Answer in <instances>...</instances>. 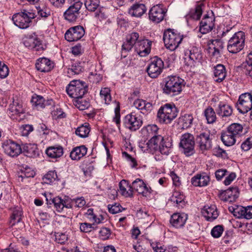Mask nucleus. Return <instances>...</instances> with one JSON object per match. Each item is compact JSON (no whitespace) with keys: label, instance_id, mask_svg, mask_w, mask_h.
Masks as SVG:
<instances>
[{"label":"nucleus","instance_id":"obj_1","mask_svg":"<svg viewBox=\"0 0 252 252\" xmlns=\"http://www.w3.org/2000/svg\"><path fill=\"white\" fill-rule=\"evenodd\" d=\"M36 16L35 10L22 8L20 12L13 15L12 21L19 28L25 29L30 27L32 20L35 18Z\"/></svg>","mask_w":252,"mask_h":252},{"label":"nucleus","instance_id":"obj_2","mask_svg":"<svg viewBox=\"0 0 252 252\" xmlns=\"http://www.w3.org/2000/svg\"><path fill=\"white\" fill-rule=\"evenodd\" d=\"M184 80L176 76H168L164 78L163 92L171 95L179 94L182 90Z\"/></svg>","mask_w":252,"mask_h":252},{"label":"nucleus","instance_id":"obj_3","mask_svg":"<svg viewBox=\"0 0 252 252\" xmlns=\"http://www.w3.org/2000/svg\"><path fill=\"white\" fill-rule=\"evenodd\" d=\"M178 115L177 108L174 104L166 103L161 106L157 113V118L160 123L169 124Z\"/></svg>","mask_w":252,"mask_h":252},{"label":"nucleus","instance_id":"obj_4","mask_svg":"<svg viewBox=\"0 0 252 252\" xmlns=\"http://www.w3.org/2000/svg\"><path fill=\"white\" fill-rule=\"evenodd\" d=\"M183 39V35L177 31L170 29L164 31L163 40L167 49L171 51L175 50Z\"/></svg>","mask_w":252,"mask_h":252},{"label":"nucleus","instance_id":"obj_5","mask_svg":"<svg viewBox=\"0 0 252 252\" xmlns=\"http://www.w3.org/2000/svg\"><path fill=\"white\" fill-rule=\"evenodd\" d=\"M67 94L76 99L83 97L87 92V86L85 82L74 80L70 82L66 88Z\"/></svg>","mask_w":252,"mask_h":252},{"label":"nucleus","instance_id":"obj_6","mask_svg":"<svg viewBox=\"0 0 252 252\" xmlns=\"http://www.w3.org/2000/svg\"><path fill=\"white\" fill-rule=\"evenodd\" d=\"M245 41V33L243 32H235L228 40V51L233 54L240 52L244 47Z\"/></svg>","mask_w":252,"mask_h":252},{"label":"nucleus","instance_id":"obj_7","mask_svg":"<svg viewBox=\"0 0 252 252\" xmlns=\"http://www.w3.org/2000/svg\"><path fill=\"white\" fill-rule=\"evenodd\" d=\"M182 152L186 156L189 157L195 153V139L194 136L189 133L182 134L179 144Z\"/></svg>","mask_w":252,"mask_h":252},{"label":"nucleus","instance_id":"obj_8","mask_svg":"<svg viewBox=\"0 0 252 252\" xmlns=\"http://www.w3.org/2000/svg\"><path fill=\"white\" fill-rule=\"evenodd\" d=\"M164 63L162 60L156 56L152 59L147 68L148 75L152 78H157L162 72Z\"/></svg>","mask_w":252,"mask_h":252},{"label":"nucleus","instance_id":"obj_9","mask_svg":"<svg viewBox=\"0 0 252 252\" xmlns=\"http://www.w3.org/2000/svg\"><path fill=\"white\" fill-rule=\"evenodd\" d=\"M236 107L242 114L247 113L252 108V94L249 93L241 94L239 97Z\"/></svg>","mask_w":252,"mask_h":252},{"label":"nucleus","instance_id":"obj_10","mask_svg":"<svg viewBox=\"0 0 252 252\" xmlns=\"http://www.w3.org/2000/svg\"><path fill=\"white\" fill-rule=\"evenodd\" d=\"M124 123L127 128L131 131H136L141 126L143 122L139 115L131 112L125 116Z\"/></svg>","mask_w":252,"mask_h":252},{"label":"nucleus","instance_id":"obj_11","mask_svg":"<svg viewBox=\"0 0 252 252\" xmlns=\"http://www.w3.org/2000/svg\"><path fill=\"white\" fill-rule=\"evenodd\" d=\"M210 132H204L197 135L196 142L199 150L202 152L210 150L212 146V138Z\"/></svg>","mask_w":252,"mask_h":252},{"label":"nucleus","instance_id":"obj_12","mask_svg":"<svg viewBox=\"0 0 252 252\" xmlns=\"http://www.w3.org/2000/svg\"><path fill=\"white\" fill-rule=\"evenodd\" d=\"M185 55L186 65L190 67L194 66V63L196 62H199L202 57L200 50L196 47H192L190 49L187 50L185 52Z\"/></svg>","mask_w":252,"mask_h":252},{"label":"nucleus","instance_id":"obj_13","mask_svg":"<svg viewBox=\"0 0 252 252\" xmlns=\"http://www.w3.org/2000/svg\"><path fill=\"white\" fill-rule=\"evenodd\" d=\"M2 147L4 153L12 157H17L22 152L21 146L11 140L4 141Z\"/></svg>","mask_w":252,"mask_h":252},{"label":"nucleus","instance_id":"obj_14","mask_svg":"<svg viewBox=\"0 0 252 252\" xmlns=\"http://www.w3.org/2000/svg\"><path fill=\"white\" fill-rule=\"evenodd\" d=\"M82 7L78 6V4L70 5L63 14L64 19L69 23L75 22L80 16Z\"/></svg>","mask_w":252,"mask_h":252},{"label":"nucleus","instance_id":"obj_15","mask_svg":"<svg viewBox=\"0 0 252 252\" xmlns=\"http://www.w3.org/2000/svg\"><path fill=\"white\" fill-rule=\"evenodd\" d=\"M85 34V30L82 26H76L69 28L64 34L65 39L72 42L80 39Z\"/></svg>","mask_w":252,"mask_h":252},{"label":"nucleus","instance_id":"obj_16","mask_svg":"<svg viewBox=\"0 0 252 252\" xmlns=\"http://www.w3.org/2000/svg\"><path fill=\"white\" fill-rule=\"evenodd\" d=\"M152 41L147 39H139L135 42V51L141 57H145L151 51Z\"/></svg>","mask_w":252,"mask_h":252},{"label":"nucleus","instance_id":"obj_17","mask_svg":"<svg viewBox=\"0 0 252 252\" xmlns=\"http://www.w3.org/2000/svg\"><path fill=\"white\" fill-rule=\"evenodd\" d=\"M47 204L48 205L54 204L56 211L59 213L63 211L64 208L70 209L72 208V204L69 200H64L59 196H57L53 199H49L46 197Z\"/></svg>","mask_w":252,"mask_h":252},{"label":"nucleus","instance_id":"obj_18","mask_svg":"<svg viewBox=\"0 0 252 252\" xmlns=\"http://www.w3.org/2000/svg\"><path fill=\"white\" fill-rule=\"evenodd\" d=\"M131 186L132 191L134 190L138 193L142 194L143 196H149L151 193V188L147 187L142 179H136L132 182Z\"/></svg>","mask_w":252,"mask_h":252},{"label":"nucleus","instance_id":"obj_19","mask_svg":"<svg viewBox=\"0 0 252 252\" xmlns=\"http://www.w3.org/2000/svg\"><path fill=\"white\" fill-rule=\"evenodd\" d=\"M154 137H151L148 142L143 146H140L141 150L144 152L149 153L153 154L158 151V144L160 140L162 139V136H158V137L155 136Z\"/></svg>","mask_w":252,"mask_h":252},{"label":"nucleus","instance_id":"obj_20","mask_svg":"<svg viewBox=\"0 0 252 252\" xmlns=\"http://www.w3.org/2000/svg\"><path fill=\"white\" fill-rule=\"evenodd\" d=\"M215 18L209 16L208 14L204 16L200 22L199 31L202 34H206L211 32L214 27Z\"/></svg>","mask_w":252,"mask_h":252},{"label":"nucleus","instance_id":"obj_21","mask_svg":"<svg viewBox=\"0 0 252 252\" xmlns=\"http://www.w3.org/2000/svg\"><path fill=\"white\" fill-rule=\"evenodd\" d=\"M165 11L160 5H156L153 6L149 13V19L156 23H158L164 18Z\"/></svg>","mask_w":252,"mask_h":252},{"label":"nucleus","instance_id":"obj_22","mask_svg":"<svg viewBox=\"0 0 252 252\" xmlns=\"http://www.w3.org/2000/svg\"><path fill=\"white\" fill-rule=\"evenodd\" d=\"M24 44L26 47L33 49L36 51L44 50L41 41L35 35L26 38L24 41Z\"/></svg>","mask_w":252,"mask_h":252},{"label":"nucleus","instance_id":"obj_23","mask_svg":"<svg viewBox=\"0 0 252 252\" xmlns=\"http://www.w3.org/2000/svg\"><path fill=\"white\" fill-rule=\"evenodd\" d=\"M53 62L46 58H41L37 60L35 66L36 69L42 72L50 71L54 67Z\"/></svg>","mask_w":252,"mask_h":252},{"label":"nucleus","instance_id":"obj_24","mask_svg":"<svg viewBox=\"0 0 252 252\" xmlns=\"http://www.w3.org/2000/svg\"><path fill=\"white\" fill-rule=\"evenodd\" d=\"M210 176L205 172L197 174L191 180V184L195 187H205L210 183Z\"/></svg>","mask_w":252,"mask_h":252},{"label":"nucleus","instance_id":"obj_25","mask_svg":"<svg viewBox=\"0 0 252 252\" xmlns=\"http://www.w3.org/2000/svg\"><path fill=\"white\" fill-rule=\"evenodd\" d=\"M188 219L185 213H174L170 219V223L173 227L179 228L183 227Z\"/></svg>","mask_w":252,"mask_h":252},{"label":"nucleus","instance_id":"obj_26","mask_svg":"<svg viewBox=\"0 0 252 252\" xmlns=\"http://www.w3.org/2000/svg\"><path fill=\"white\" fill-rule=\"evenodd\" d=\"M202 214L206 220L209 221H213L219 216L217 207L214 205L204 206L202 210Z\"/></svg>","mask_w":252,"mask_h":252},{"label":"nucleus","instance_id":"obj_27","mask_svg":"<svg viewBox=\"0 0 252 252\" xmlns=\"http://www.w3.org/2000/svg\"><path fill=\"white\" fill-rule=\"evenodd\" d=\"M146 11V7L144 4L136 3L129 8L128 13L132 17L140 18Z\"/></svg>","mask_w":252,"mask_h":252},{"label":"nucleus","instance_id":"obj_28","mask_svg":"<svg viewBox=\"0 0 252 252\" xmlns=\"http://www.w3.org/2000/svg\"><path fill=\"white\" fill-rule=\"evenodd\" d=\"M172 146L171 138L162 137V139H161L159 142L158 150L162 155L167 156L171 152Z\"/></svg>","mask_w":252,"mask_h":252},{"label":"nucleus","instance_id":"obj_29","mask_svg":"<svg viewBox=\"0 0 252 252\" xmlns=\"http://www.w3.org/2000/svg\"><path fill=\"white\" fill-rule=\"evenodd\" d=\"M139 37V35L137 32L131 33L122 45V53L129 51L134 46L135 49V42Z\"/></svg>","mask_w":252,"mask_h":252},{"label":"nucleus","instance_id":"obj_30","mask_svg":"<svg viewBox=\"0 0 252 252\" xmlns=\"http://www.w3.org/2000/svg\"><path fill=\"white\" fill-rule=\"evenodd\" d=\"M133 106L141 113L146 114L151 111L153 108L152 104L141 99H137L133 102Z\"/></svg>","mask_w":252,"mask_h":252},{"label":"nucleus","instance_id":"obj_31","mask_svg":"<svg viewBox=\"0 0 252 252\" xmlns=\"http://www.w3.org/2000/svg\"><path fill=\"white\" fill-rule=\"evenodd\" d=\"M217 114L222 118L230 116L233 112L232 107L223 102H220L216 109Z\"/></svg>","mask_w":252,"mask_h":252},{"label":"nucleus","instance_id":"obj_32","mask_svg":"<svg viewBox=\"0 0 252 252\" xmlns=\"http://www.w3.org/2000/svg\"><path fill=\"white\" fill-rule=\"evenodd\" d=\"M238 189L237 188H230L229 189L222 191L220 194L221 200L224 201H232L237 196Z\"/></svg>","mask_w":252,"mask_h":252},{"label":"nucleus","instance_id":"obj_33","mask_svg":"<svg viewBox=\"0 0 252 252\" xmlns=\"http://www.w3.org/2000/svg\"><path fill=\"white\" fill-rule=\"evenodd\" d=\"M31 101L34 107L39 109L44 108L46 105H51L52 100L48 99L45 100L42 96L36 95L32 96Z\"/></svg>","mask_w":252,"mask_h":252},{"label":"nucleus","instance_id":"obj_34","mask_svg":"<svg viewBox=\"0 0 252 252\" xmlns=\"http://www.w3.org/2000/svg\"><path fill=\"white\" fill-rule=\"evenodd\" d=\"M214 75L216 78V82H221L226 76V72L225 66L221 64H218L214 67Z\"/></svg>","mask_w":252,"mask_h":252},{"label":"nucleus","instance_id":"obj_35","mask_svg":"<svg viewBox=\"0 0 252 252\" xmlns=\"http://www.w3.org/2000/svg\"><path fill=\"white\" fill-rule=\"evenodd\" d=\"M87 152V148L84 145L74 148L70 153V157L73 160H78Z\"/></svg>","mask_w":252,"mask_h":252},{"label":"nucleus","instance_id":"obj_36","mask_svg":"<svg viewBox=\"0 0 252 252\" xmlns=\"http://www.w3.org/2000/svg\"><path fill=\"white\" fill-rule=\"evenodd\" d=\"M9 109L13 115H20L24 113L22 102L17 97L13 98L12 103L9 105Z\"/></svg>","mask_w":252,"mask_h":252},{"label":"nucleus","instance_id":"obj_37","mask_svg":"<svg viewBox=\"0 0 252 252\" xmlns=\"http://www.w3.org/2000/svg\"><path fill=\"white\" fill-rule=\"evenodd\" d=\"M119 191L121 194L125 197L132 196V189L131 186L129 185L127 181L122 180L119 183Z\"/></svg>","mask_w":252,"mask_h":252},{"label":"nucleus","instance_id":"obj_38","mask_svg":"<svg viewBox=\"0 0 252 252\" xmlns=\"http://www.w3.org/2000/svg\"><path fill=\"white\" fill-rule=\"evenodd\" d=\"M22 152L25 156L30 158H35L38 155V150L36 145L26 144L23 148Z\"/></svg>","mask_w":252,"mask_h":252},{"label":"nucleus","instance_id":"obj_39","mask_svg":"<svg viewBox=\"0 0 252 252\" xmlns=\"http://www.w3.org/2000/svg\"><path fill=\"white\" fill-rule=\"evenodd\" d=\"M237 137L226 130L221 133V139L223 144L227 146L233 145L236 141Z\"/></svg>","mask_w":252,"mask_h":252},{"label":"nucleus","instance_id":"obj_40","mask_svg":"<svg viewBox=\"0 0 252 252\" xmlns=\"http://www.w3.org/2000/svg\"><path fill=\"white\" fill-rule=\"evenodd\" d=\"M86 216L90 221L96 224L103 223L105 219L104 215L102 214H99L98 215H96L94 213V209L92 208H90L87 210L86 213Z\"/></svg>","mask_w":252,"mask_h":252},{"label":"nucleus","instance_id":"obj_41","mask_svg":"<svg viewBox=\"0 0 252 252\" xmlns=\"http://www.w3.org/2000/svg\"><path fill=\"white\" fill-rule=\"evenodd\" d=\"M63 148L61 146L50 147L46 150V154L49 158H60L63 155Z\"/></svg>","mask_w":252,"mask_h":252},{"label":"nucleus","instance_id":"obj_42","mask_svg":"<svg viewBox=\"0 0 252 252\" xmlns=\"http://www.w3.org/2000/svg\"><path fill=\"white\" fill-rule=\"evenodd\" d=\"M83 62H75L72 63L71 67L68 68L67 73L70 75L79 74L84 70Z\"/></svg>","mask_w":252,"mask_h":252},{"label":"nucleus","instance_id":"obj_43","mask_svg":"<svg viewBox=\"0 0 252 252\" xmlns=\"http://www.w3.org/2000/svg\"><path fill=\"white\" fill-rule=\"evenodd\" d=\"M227 129L234 136L238 138L243 134V127L238 123H233L228 126Z\"/></svg>","mask_w":252,"mask_h":252},{"label":"nucleus","instance_id":"obj_44","mask_svg":"<svg viewBox=\"0 0 252 252\" xmlns=\"http://www.w3.org/2000/svg\"><path fill=\"white\" fill-rule=\"evenodd\" d=\"M193 120V118L191 114H185L179 119V124L182 128L187 129L191 126Z\"/></svg>","mask_w":252,"mask_h":252},{"label":"nucleus","instance_id":"obj_45","mask_svg":"<svg viewBox=\"0 0 252 252\" xmlns=\"http://www.w3.org/2000/svg\"><path fill=\"white\" fill-rule=\"evenodd\" d=\"M23 215L22 209L19 207L14 208L11 216L10 223L11 226L14 225L16 223H19L21 220Z\"/></svg>","mask_w":252,"mask_h":252},{"label":"nucleus","instance_id":"obj_46","mask_svg":"<svg viewBox=\"0 0 252 252\" xmlns=\"http://www.w3.org/2000/svg\"><path fill=\"white\" fill-rule=\"evenodd\" d=\"M202 14V5L198 4L194 9L190 10L189 14L186 16L187 18H191L195 20L200 19Z\"/></svg>","mask_w":252,"mask_h":252},{"label":"nucleus","instance_id":"obj_47","mask_svg":"<svg viewBox=\"0 0 252 252\" xmlns=\"http://www.w3.org/2000/svg\"><path fill=\"white\" fill-rule=\"evenodd\" d=\"M90 131L89 124L85 123L77 128L75 133L81 138H85L88 136Z\"/></svg>","mask_w":252,"mask_h":252},{"label":"nucleus","instance_id":"obj_48","mask_svg":"<svg viewBox=\"0 0 252 252\" xmlns=\"http://www.w3.org/2000/svg\"><path fill=\"white\" fill-rule=\"evenodd\" d=\"M204 115L208 124H213L216 121V115L214 110L211 107L206 108L204 111Z\"/></svg>","mask_w":252,"mask_h":252},{"label":"nucleus","instance_id":"obj_49","mask_svg":"<svg viewBox=\"0 0 252 252\" xmlns=\"http://www.w3.org/2000/svg\"><path fill=\"white\" fill-rule=\"evenodd\" d=\"M74 104L80 110H84L88 109L90 104L89 101L81 97L74 100Z\"/></svg>","mask_w":252,"mask_h":252},{"label":"nucleus","instance_id":"obj_50","mask_svg":"<svg viewBox=\"0 0 252 252\" xmlns=\"http://www.w3.org/2000/svg\"><path fill=\"white\" fill-rule=\"evenodd\" d=\"M100 96L101 98L104 101L106 104H109L111 101L110 90L108 88H102L100 90Z\"/></svg>","mask_w":252,"mask_h":252},{"label":"nucleus","instance_id":"obj_51","mask_svg":"<svg viewBox=\"0 0 252 252\" xmlns=\"http://www.w3.org/2000/svg\"><path fill=\"white\" fill-rule=\"evenodd\" d=\"M99 4V0H85V5L90 11H94Z\"/></svg>","mask_w":252,"mask_h":252},{"label":"nucleus","instance_id":"obj_52","mask_svg":"<svg viewBox=\"0 0 252 252\" xmlns=\"http://www.w3.org/2000/svg\"><path fill=\"white\" fill-rule=\"evenodd\" d=\"M96 223L94 222L92 224L83 222L81 223L80 225V229L81 232L84 233L90 232L92 230H95L97 228V226L95 225Z\"/></svg>","mask_w":252,"mask_h":252},{"label":"nucleus","instance_id":"obj_53","mask_svg":"<svg viewBox=\"0 0 252 252\" xmlns=\"http://www.w3.org/2000/svg\"><path fill=\"white\" fill-rule=\"evenodd\" d=\"M57 178V175L55 171H49L43 178V180L45 184H51L55 181Z\"/></svg>","mask_w":252,"mask_h":252},{"label":"nucleus","instance_id":"obj_54","mask_svg":"<svg viewBox=\"0 0 252 252\" xmlns=\"http://www.w3.org/2000/svg\"><path fill=\"white\" fill-rule=\"evenodd\" d=\"M146 129L149 136L151 137H155L154 136L156 137L161 136L160 135L158 134V128L156 125L148 126Z\"/></svg>","mask_w":252,"mask_h":252},{"label":"nucleus","instance_id":"obj_55","mask_svg":"<svg viewBox=\"0 0 252 252\" xmlns=\"http://www.w3.org/2000/svg\"><path fill=\"white\" fill-rule=\"evenodd\" d=\"M35 175V172L31 168H26L21 172V175L18 176V179H21V181H23L25 178L33 177Z\"/></svg>","mask_w":252,"mask_h":252},{"label":"nucleus","instance_id":"obj_56","mask_svg":"<svg viewBox=\"0 0 252 252\" xmlns=\"http://www.w3.org/2000/svg\"><path fill=\"white\" fill-rule=\"evenodd\" d=\"M223 230L222 225H218L212 228L211 233L214 238H218L221 236Z\"/></svg>","mask_w":252,"mask_h":252},{"label":"nucleus","instance_id":"obj_57","mask_svg":"<svg viewBox=\"0 0 252 252\" xmlns=\"http://www.w3.org/2000/svg\"><path fill=\"white\" fill-rule=\"evenodd\" d=\"M185 196L183 194L178 191L173 193L171 197V201L177 204H179L184 201Z\"/></svg>","mask_w":252,"mask_h":252},{"label":"nucleus","instance_id":"obj_58","mask_svg":"<svg viewBox=\"0 0 252 252\" xmlns=\"http://www.w3.org/2000/svg\"><path fill=\"white\" fill-rule=\"evenodd\" d=\"M71 203L74 204L75 207L81 208L86 205V202L83 197H77L70 201Z\"/></svg>","mask_w":252,"mask_h":252},{"label":"nucleus","instance_id":"obj_59","mask_svg":"<svg viewBox=\"0 0 252 252\" xmlns=\"http://www.w3.org/2000/svg\"><path fill=\"white\" fill-rule=\"evenodd\" d=\"M241 148L244 151H248L252 148V136L247 138L243 142Z\"/></svg>","mask_w":252,"mask_h":252},{"label":"nucleus","instance_id":"obj_60","mask_svg":"<svg viewBox=\"0 0 252 252\" xmlns=\"http://www.w3.org/2000/svg\"><path fill=\"white\" fill-rule=\"evenodd\" d=\"M213 154L218 157H221L224 158L227 157L226 151L220 147L214 148L213 150Z\"/></svg>","mask_w":252,"mask_h":252},{"label":"nucleus","instance_id":"obj_61","mask_svg":"<svg viewBox=\"0 0 252 252\" xmlns=\"http://www.w3.org/2000/svg\"><path fill=\"white\" fill-rule=\"evenodd\" d=\"M38 15L41 17L47 18L50 15V10L47 7L43 6L42 8L40 7H36Z\"/></svg>","mask_w":252,"mask_h":252},{"label":"nucleus","instance_id":"obj_62","mask_svg":"<svg viewBox=\"0 0 252 252\" xmlns=\"http://www.w3.org/2000/svg\"><path fill=\"white\" fill-rule=\"evenodd\" d=\"M9 73L8 67L0 61V78L1 79L6 78Z\"/></svg>","mask_w":252,"mask_h":252},{"label":"nucleus","instance_id":"obj_63","mask_svg":"<svg viewBox=\"0 0 252 252\" xmlns=\"http://www.w3.org/2000/svg\"><path fill=\"white\" fill-rule=\"evenodd\" d=\"M122 207L120 204L115 203L113 205L109 204L108 209L109 212L113 214L119 213L122 211Z\"/></svg>","mask_w":252,"mask_h":252},{"label":"nucleus","instance_id":"obj_64","mask_svg":"<svg viewBox=\"0 0 252 252\" xmlns=\"http://www.w3.org/2000/svg\"><path fill=\"white\" fill-rule=\"evenodd\" d=\"M232 209L234 216H236L238 218H244L245 214V207L240 206L237 207L235 209L232 208Z\"/></svg>","mask_w":252,"mask_h":252}]
</instances>
